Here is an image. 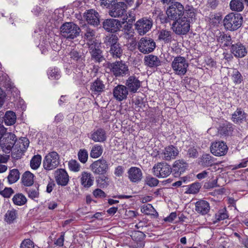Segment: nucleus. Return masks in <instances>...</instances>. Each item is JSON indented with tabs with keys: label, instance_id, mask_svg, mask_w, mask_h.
Here are the masks:
<instances>
[{
	"label": "nucleus",
	"instance_id": "18",
	"mask_svg": "<svg viewBox=\"0 0 248 248\" xmlns=\"http://www.w3.org/2000/svg\"><path fill=\"white\" fill-rule=\"evenodd\" d=\"M167 16H183L184 7L179 2L172 3V4L167 9Z\"/></svg>",
	"mask_w": 248,
	"mask_h": 248
},
{
	"label": "nucleus",
	"instance_id": "10",
	"mask_svg": "<svg viewBox=\"0 0 248 248\" xmlns=\"http://www.w3.org/2000/svg\"><path fill=\"white\" fill-rule=\"evenodd\" d=\"M242 22V16H225L224 25L227 30L235 31L241 27Z\"/></svg>",
	"mask_w": 248,
	"mask_h": 248
},
{
	"label": "nucleus",
	"instance_id": "19",
	"mask_svg": "<svg viewBox=\"0 0 248 248\" xmlns=\"http://www.w3.org/2000/svg\"><path fill=\"white\" fill-rule=\"evenodd\" d=\"M127 174L128 179L132 183H138L142 178V171L138 167H131L127 171Z\"/></svg>",
	"mask_w": 248,
	"mask_h": 248
},
{
	"label": "nucleus",
	"instance_id": "12",
	"mask_svg": "<svg viewBox=\"0 0 248 248\" xmlns=\"http://www.w3.org/2000/svg\"><path fill=\"white\" fill-rule=\"evenodd\" d=\"M100 47V44H96V45L91 44L88 47L91 55L92 60L95 62L100 63L105 61V58Z\"/></svg>",
	"mask_w": 248,
	"mask_h": 248
},
{
	"label": "nucleus",
	"instance_id": "51",
	"mask_svg": "<svg viewBox=\"0 0 248 248\" xmlns=\"http://www.w3.org/2000/svg\"><path fill=\"white\" fill-rule=\"evenodd\" d=\"M70 12L72 14L74 13V12H72V10L71 8H67L65 11L63 8H59L56 9L54 13L55 16H59L61 15L62 16H64V15H65V16H70Z\"/></svg>",
	"mask_w": 248,
	"mask_h": 248
},
{
	"label": "nucleus",
	"instance_id": "26",
	"mask_svg": "<svg viewBox=\"0 0 248 248\" xmlns=\"http://www.w3.org/2000/svg\"><path fill=\"white\" fill-rule=\"evenodd\" d=\"M144 61L145 65L150 68H155L161 64L160 60L156 56L153 54L145 56Z\"/></svg>",
	"mask_w": 248,
	"mask_h": 248
},
{
	"label": "nucleus",
	"instance_id": "29",
	"mask_svg": "<svg viewBox=\"0 0 248 248\" xmlns=\"http://www.w3.org/2000/svg\"><path fill=\"white\" fill-rule=\"evenodd\" d=\"M94 177L91 173L84 172L81 177V185L85 188L88 189L93 184Z\"/></svg>",
	"mask_w": 248,
	"mask_h": 248
},
{
	"label": "nucleus",
	"instance_id": "21",
	"mask_svg": "<svg viewBox=\"0 0 248 248\" xmlns=\"http://www.w3.org/2000/svg\"><path fill=\"white\" fill-rule=\"evenodd\" d=\"M188 166L187 163L183 159L175 161L173 164L172 172L175 177L179 176L181 173L185 171Z\"/></svg>",
	"mask_w": 248,
	"mask_h": 248
},
{
	"label": "nucleus",
	"instance_id": "62",
	"mask_svg": "<svg viewBox=\"0 0 248 248\" xmlns=\"http://www.w3.org/2000/svg\"><path fill=\"white\" fill-rule=\"evenodd\" d=\"M93 196L95 198H105L107 196V194L101 189L96 188L93 192Z\"/></svg>",
	"mask_w": 248,
	"mask_h": 248
},
{
	"label": "nucleus",
	"instance_id": "4",
	"mask_svg": "<svg viewBox=\"0 0 248 248\" xmlns=\"http://www.w3.org/2000/svg\"><path fill=\"white\" fill-rule=\"evenodd\" d=\"M43 167L46 170H50L57 168L59 163V155L54 151L47 154L43 160Z\"/></svg>",
	"mask_w": 248,
	"mask_h": 248
},
{
	"label": "nucleus",
	"instance_id": "47",
	"mask_svg": "<svg viewBox=\"0 0 248 248\" xmlns=\"http://www.w3.org/2000/svg\"><path fill=\"white\" fill-rule=\"evenodd\" d=\"M229 217L227 212L225 209L219 210L215 215L216 220L214 221V223L224 220Z\"/></svg>",
	"mask_w": 248,
	"mask_h": 248
},
{
	"label": "nucleus",
	"instance_id": "3",
	"mask_svg": "<svg viewBox=\"0 0 248 248\" xmlns=\"http://www.w3.org/2000/svg\"><path fill=\"white\" fill-rule=\"evenodd\" d=\"M108 67L116 77H124L129 73L128 66L122 61L109 63Z\"/></svg>",
	"mask_w": 248,
	"mask_h": 248
},
{
	"label": "nucleus",
	"instance_id": "40",
	"mask_svg": "<svg viewBox=\"0 0 248 248\" xmlns=\"http://www.w3.org/2000/svg\"><path fill=\"white\" fill-rule=\"evenodd\" d=\"M39 186L38 184H35L32 187L26 188V191L29 198L34 199L39 197Z\"/></svg>",
	"mask_w": 248,
	"mask_h": 248
},
{
	"label": "nucleus",
	"instance_id": "5",
	"mask_svg": "<svg viewBox=\"0 0 248 248\" xmlns=\"http://www.w3.org/2000/svg\"><path fill=\"white\" fill-rule=\"evenodd\" d=\"M155 43L149 37H142L138 42V48L143 54H148L154 51L155 48Z\"/></svg>",
	"mask_w": 248,
	"mask_h": 248
},
{
	"label": "nucleus",
	"instance_id": "63",
	"mask_svg": "<svg viewBox=\"0 0 248 248\" xmlns=\"http://www.w3.org/2000/svg\"><path fill=\"white\" fill-rule=\"evenodd\" d=\"M153 206L151 204L143 205L141 208V211L146 215H149L151 210H153Z\"/></svg>",
	"mask_w": 248,
	"mask_h": 248
},
{
	"label": "nucleus",
	"instance_id": "52",
	"mask_svg": "<svg viewBox=\"0 0 248 248\" xmlns=\"http://www.w3.org/2000/svg\"><path fill=\"white\" fill-rule=\"evenodd\" d=\"M88 158V152L85 149H81L78 152V160L83 163L87 162Z\"/></svg>",
	"mask_w": 248,
	"mask_h": 248
},
{
	"label": "nucleus",
	"instance_id": "50",
	"mask_svg": "<svg viewBox=\"0 0 248 248\" xmlns=\"http://www.w3.org/2000/svg\"><path fill=\"white\" fill-rule=\"evenodd\" d=\"M5 220L8 223H11L16 218V210H8L5 215Z\"/></svg>",
	"mask_w": 248,
	"mask_h": 248
},
{
	"label": "nucleus",
	"instance_id": "32",
	"mask_svg": "<svg viewBox=\"0 0 248 248\" xmlns=\"http://www.w3.org/2000/svg\"><path fill=\"white\" fill-rule=\"evenodd\" d=\"M217 39L218 42L220 44V45L223 47L230 46V45L232 44L231 36L224 33L220 34V35L217 37Z\"/></svg>",
	"mask_w": 248,
	"mask_h": 248
},
{
	"label": "nucleus",
	"instance_id": "24",
	"mask_svg": "<svg viewBox=\"0 0 248 248\" xmlns=\"http://www.w3.org/2000/svg\"><path fill=\"white\" fill-rule=\"evenodd\" d=\"M82 30H84L85 32L81 31V35L83 33L84 34V38L87 41L86 46L89 47L91 44L96 45V44H99L96 41V39L95 37V31L88 28L83 27Z\"/></svg>",
	"mask_w": 248,
	"mask_h": 248
},
{
	"label": "nucleus",
	"instance_id": "44",
	"mask_svg": "<svg viewBox=\"0 0 248 248\" xmlns=\"http://www.w3.org/2000/svg\"><path fill=\"white\" fill-rule=\"evenodd\" d=\"M118 38L116 35L109 34L104 38V42L107 46L110 47L118 43Z\"/></svg>",
	"mask_w": 248,
	"mask_h": 248
},
{
	"label": "nucleus",
	"instance_id": "1",
	"mask_svg": "<svg viewBox=\"0 0 248 248\" xmlns=\"http://www.w3.org/2000/svg\"><path fill=\"white\" fill-rule=\"evenodd\" d=\"M189 16H176L171 24V29L177 35H185L190 30Z\"/></svg>",
	"mask_w": 248,
	"mask_h": 248
},
{
	"label": "nucleus",
	"instance_id": "31",
	"mask_svg": "<svg viewBox=\"0 0 248 248\" xmlns=\"http://www.w3.org/2000/svg\"><path fill=\"white\" fill-rule=\"evenodd\" d=\"M247 115L241 108H237L232 115V119L235 123H241L246 118Z\"/></svg>",
	"mask_w": 248,
	"mask_h": 248
},
{
	"label": "nucleus",
	"instance_id": "58",
	"mask_svg": "<svg viewBox=\"0 0 248 248\" xmlns=\"http://www.w3.org/2000/svg\"><path fill=\"white\" fill-rule=\"evenodd\" d=\"M184 13L187 15H196L197 10L195 9L192 5L187 4L184 7Z\"/></svg>",
	"mask_w": 248,
	"mask_h": 248
},
{
	"label": "nucleus",
	"instance_id": "30",
	"mask_svg": "<svg viewBox=\"0 0 248 248\" xmlns=\"http://www.w3.org/2000/svg\"><path fill=\"white\" fill-rule=\"evenodd\" d=\"M29 140L28 139H26V141L23 144L24 147L22 149H21L20 148L17 149L14 148L13 150H11V156L12 158L15 160L20 159L23 155L24 153L27 150V147L29 146Z\"/></svg>",
	"mask_w": 248,
	"mask_h": 248
},
{
	"label": "nucleus",
	"instance_id": "14",
	"mask_svg": "<svg viewBox=\"0 0 248 248\" xmlns=\"http://www.w3.org/2000/svg\"><path fill=\"white\" fill-rule=\"evenodd\" d=\"M125 85L128 92L136 93L141 86V82L135 76H131L125 80Z\"/></svg>",
	"mask_w": 248,
	"mask_h": 248
},
{
	"label": "nucleus",
	"instance_id": "22",
	"mask_svg": "<svg viewBox=\"0 0 248 248\" xmlns=\"http://www.w3.org/2000/svg\"><path fill=\"white\" fill-rule=\"evenodd\" d=\"M55 177L58 185L62 186H66L69 181V176L64 169L57 170L55 172Z\"/></svg>",
	"mask_w": 248,
	"mask_h": 248
},
{
	"label": "nucleus",
	"instance_id": "17",
	"mask_svg": "<svg viewBox=\"0 0 248 248\" xmlns=\"http://www.w3.org/2000/svg\"><path fill=\"white\" fill-rule=\"evenodd\" d=\"M122 27V24L117 19H108L103 22V28L108 31L115 32Z\"/></svg>",
	"mask_w": 248,
	"mask_h": 248
},
{
	"label": "nucleus",
	"instance_id": "27",
	"mask_svg": "<svg viewBox=\"0 0 248 248\" xmlns=\"http://www.w3.org/2000/svg\"><path fill=\"white\" fill-rule=\"evenodd\" d=\"M105 89V84L100 78H97L94 81L91 86V90L92 93L96 95L100 94Z\"/></svg>",
	"mask_w": 248,
	"mask_h": 248
},
{
	"label": "nucleus",
	"instance_id": "53",
	"mask_svg": "<svg viewBox=\"0 0 248 248\" xmlns=\"http://www.w3.org/2000/svg\"><path fill=\"white\" fill-rule=\"evenodd\" d=\"M145 182L148 186L151 187H154L157 186L159 181L156 178L153 177H147Z\"/></svg>",
	"mask_w": 248,
	"mask_h": 248
},
{
	"label": "nucleus",
	"instance_id": "8",
	"mask_svg": "<svg viewBox=\"0 0 248 248\" xmlns=\"http://www.w3.org/2000/svg\"><path fill=\"white\" fill-rule=\"evenodd\" d=\"M153 170L154 175L158 178H166L172 172L171 168L166 163H158Z\"/></svg>",
	"mask_w": 248,
	"mask_h": 248
},
{
	"label": "nucleus",
	"instance_id": "55",
	"mask_svg": "<svg viewBox=\"0 0 248 248\" xmlns=\"http://www.w3.org/2000/svg\"><path fill=\"white\" fill-rule=\"evenodd\" d=\"M14 193L13 189L11 187H5L3 190H0V194L4 198H10Z\"/></svg>",
	"mask_w": 248,
	"mask_h": 248
},
{
	"label": "nucleus",
	"instance_id": "41",
	"mask_svg": "<svg viewBox=\"0 0 248 248\" xmlns=\"http://www.w3.org/2000/svg\"><path fill=\"white\" fill-rule=\"evenodd\" d=\"M171 32L166 30H161L159 32L158 39L165 43H169L171 41Z\"/></svg>",
	"mask_w": 248,
	"mask_h": 248
},
{
	"label": "nucleus",
	"instance_id": "2",
	"mask_svg": "<svg viewBox=\"0 0 248 248\" xmlns=\"http://www.w3.org/2000/svg\"><path fill=\"white\" fill-rule=\"evenodd\" d=\"M188 65L186 58L180 56L175 57L171 63L174 73L179 76H183L186 74Z\"/></svg>",
	"mask_w": 248,
	"mask_h": 248
},
{
	"label": "nucleus",
	"instance_id": "42",
	"mask_svg": "<svg viewBox=\"0 0 248 248\" xmlns=\"http://www.w3.org/2000/svg\"><path fill=\"white\" fill-rule=\"evenodd\" d=\"M20 177V173L19 170L16 169H14L10 170L9 174L7 177L8 182L10 184L16 183Z\"/></svg>",
	"mask_w": 248,
	"mask_h": 248
},
{
	"label": "nucleus",
	"instance_id": "49",
	"mask_svg": "<svg viewBox=\"0 0 248 248\" xmlns=\"http://www.w3.org/2000/svg\"><path fill=\"white\" fill-rule=\"evenodd\" d=\"M201 186V184L199 182L194 183L188 186L186 193L188 194H196L199 191Z\"/></svg>",
	"mask_w": 248,
	"mask_h": 248
},
{
	"label": "nucleus",
	"instance_id": "34",
	"mask_svg": "<svg viewBox=\"0 0 248 248\" xmlns=\"http://www.w3.org/2000/svg\"><path fill=\"white\" fill-rule=\"evenodd\" d=\"M3 119L5 124L7 125H12L16 123V116L14 111L9 110L6 111Z\"/></svg>",
	"mask_w": 248,
	"mask_h": 248
},
{
	"label": "nucleus",
	"instance_id": "64",
	"mask_svg": "<svg viewBox=\"0 0 248 248\" xmlns=\"http://www.w3.org/2000/svg\"><path fill=\"white\" fill-rule=\"evenodd\" d=\"M68 167L71 170L78 171V163L75 159H72L68 163Z\"/></svg>",
	"mask_w": 248,
	"mask_h": 248
},
{
	"label": "nucleus",
	"instance_id": "20",
	"mask_svg": "<svg viewBox=\"0 0 248 248\" xmlns=\"http://www.w3.org/2000/svg\"><path fill=\"white\" fill-rule=\"evenodd\" d=\"M179 154V151L176 147L170 145L166 147L162 154V158L166 161L175 159Z\"/></svg>",
	"mask_w": 248,
	"mask_h": 248
},
{
	"label": "nucleus",
	"instance_id": "39",
	"mask_svg": "<svg viewBox=\"0 0 248 248\" xmlns=\"http://www.w3.org/2000/svg\"><path fill=\"white\" fill-rule=\"evenodd\" d=\"M230 7L232 11L241 12L244 8V3L241 0H231Z\"/></svg>",
	"mask_w": 248,
	"mask_h": 248
},
{
	"label": "nucleus",
	"instance_id": "11",
	"mask_svg": "<svg viewBox=\"0 0 248 248\" xmlns=\"http://www.w3.org/2000/svg\"><path fill=\"white\" fill-rule=\"evenodd\" d=\"M210 149L211 153L217 156L225 155L228 150L226 143L221 141L212 142Z\"/></svg>",
	"mask_w": 248,
	"mask_h": 248
},
{
	"label": "nucleus",
	"instance_id": "25",
	"mask_svg": "<svg viewBox=\"0 0 248 248\" xmlns=\"http://www.w3.org/2000/svg\"><path fill=\"white\" fill-rule=\"evenodd\" d=\"M210 210V204L206 201L201 200L195 203V211L202 215L207 214Z\"/></svg>",
	"mask_w": 248,
	"mask_h": 248
},
{
	"label": "nucleus",
	"instance_id": "15",
	"mask_svg": "<svg viewBox=\"0 0 248 248\" xmlns=\"http://www.w3.org/2000/svg\"><path fill=\"white\" fill-rule=\"evenodd\" d=\"M127 5L124 2H116L108 11L109 16H127Z\"/></svg>",
	"mask_w": 248,
	"mask_h": 248
},
{
	"label": "nucleus",
	"instance_id": "16",
	"mask_svg": "<svg viewBox=\"0 0 248 248\" xmlns=\"http://www.w3.org/2000/svg\"><path fill=\"white\" fill-rule=\"evenodd\" d=\"M113 94L117 101H122L127 98L128 91L124 85H118L113 89Z\"/></svg>",
	"mask_w": 248,
	"mask_h": 248
},
{
	"label": "nucleus",
	"instance_id": "57",
	"mask_svg": "<svg viewBox=\"0 0 248 248\" xmlns=\"http://www.w3.org/2000/svg\"><path fill=\"white\" fill-rule=\"evenodd\" d=\"M101 5L105 6L107 8L111 10L113 4L115 3L117 0H100Z\"/></svg>",
	"mask_w": 248,
	"mask_h": 248
},
{
	"label": "nucleus",
	"instance_id": "54",
	"mask_svg": "<svg viewBox=\"0 0 248 248\" xmlns=\"http://www.w3.org/2000/svg\"><path fill=\"white\" fill-rule=\"evenodd\" d=\"M206 20L210 25L216 26L221 20V16H209Z\"/></svg>",
	"mask_w": 248,
	"mask_h": 248
},
{
	"label": "nucleus",
	"instance_id": "43",
	"mask_svg": "<svg viewBox=\"0 0 248 248\" xmlns=\"http://www.w3.org/2000/svg\"><path fill=\"white\" fill-rule=\"evenodd\" d=\"M96 182L97 186L104 188L107 187L109 185V178L103 174L97 178Z\"/></svg>",
	"mask_w": 248,
	"mask_h": 248
},
{
	"label": "nucleus",
	"instance_id": "45",
	"mask_svg": "<svg viewBox=\"0 0 248 248\" xmlns=\"http://www.w3.org/2000/svg\"><path fill=\"white\" fill-rule=\"evenodd\" d=\"M103 151V149L102 146L95 145L92 148L90 156L92 158H97L101 155Z\"/></svg>",
	"mask_w": 248,
	"mask_h": 248
},
{
	"label": "nucleus",
	"instance_id": "13",
	"mask_svg": "<svg viewBox=\"0 0 248 248\" xmlns=\"http://www.w3.org/2000/svg\"><path fill=\"white\" fill-rule=\"evenodd\" d=\"M62 35L67 39H74L77 37V30L72 26L71 22L63 24L61 27Z\"/></svg>",
	"mask_w": 248,
	"mask_h": 248
},
{
	"label": "nucleus",
	"instance_id": "46",
	"mask_svg": "<svg viewBox=\"0 0 248 248\" xmlns=\"http://www.w3.org/2000/svg\"><path fill=\"white\" fill-rule=\"evenodd\" d=\"M12 200L15 204L17 205H23L27 202V199L22 194H16L13 198Z\"/></svg>",
	"mask_w": 248,
	"mask_h": 248
},
{
	"label": "nucleus",
	"instance_id": "48",
	"mask_svg": "<svg viewBox=\"0 0 248 248\" xmlns=\"http://www.w3.org/2000/svg\"><path fill=\"white\" fill-rule=\"evenodd\" d=\"M42 160L41 156L40 155H34L30 162V165L32 169L36 170L41 164Z\"/></svg>",
	"mask_w": 248,
	"mask_h": 248
},
{
	"label": "nucleus",
	"instance_id": "38",
	"mask_svg": "<svg viewBox=\"0 0 248 248\" xmlns=\"http://www.w3.org/2000/svg\"><path fill=\"white\" fill-rule=\"evenodd\" d=\"M109 52L113 58H120L122 54L123 49L119 43L110 46Z\"/></svg>",
	"mask_w": 248,
	"mask_h": 248
},
{
	"label": "nucleus",
	"instance_id": "6",
	"mask_svg": "<svg viewBox=\"0 0 248 248\" xmlns=\"http://www.w3.org/2000/svg\"><path fill=\"white\" fill-rule=\"evenodd\" d=\"M90 168L92 171L95 174H104L109 170V163L104 158L94 161L91 165Z\"/></svg>",
	"mask_w": 248,
	"mask_h": 248
},
{
	"label": "nucleus",
	"instance_id": "61",
	"mask_svg": "<svg viewBox=\"0 0 248 248\" xmlns=\"http://www.w3.org/2000/svg\"><path fill=\"white\" fill-rule=\"evenodd\" d=\"M232 79L236 83H240L242 80V77L240 73L237 70L233 72Z\"/></svg>",
	"mask_w": 248,
	"mask_h": 248
},
{
	"label": "nucleus",
	"instance_id": "36",
	"mask_svg": "<svg viewBox=\"0 0 248 248\" xmlns=\"http://www.w3.org/2000/svg\"><path fill=\"white\" fill-rule=\"evenodd\" d=\"M34 175L30 171L25 172L22 176V182L27 186H31L33 184Z\"/></svg>",
	"mask_w": 248,
	"mask_h": 248
},
{
	"label": "nucleus",
	"instance_id": "28",
	"mask_svg": "<svg viewBox=\"0 0 248 248\" xmlns=\"http://www.w3.org/2000/svg\"><path fill=\"white\" fill-rule=\"evenodd\" d=\"M90 138L94 142H103L107 139L106 132L103 129L98 128L93 131Z\"/></svg>",
	"mask_w": 248,
	"mask_h": 248
},
{
	"label": "nucleus",
	"instance_id": "37",
	"mask_svg": "<svg viewBox=\"0 0 248 248\" xmlns=\"http://www.w3.org/2000/svg\"><path fill=\"white\" fill-rule=\"evenodd\" d=\"M200 164L203 167L212 166L214 164V158L209 154L203 155L201 158Z\"/></svg>",
	"mask_w": 248,
	"mask_h": 248
},
{
	"label": "nucleus",
	"instance_id": "23",
	"mask_svg": "<svg viewBox=\"0 0 248 248\" xmlns=\"http://www.w3.org/2000/svg\"><path fill=\"white\" fill-rule=\"evenodd\" d=\"M231 52L236 58H243L247 54L245 46L239 42L231 46Z\"/></svg>",
	"mask_w": 248,
	"mask_h": 248
},
{
	"label": "nucleus",
	"instance_id": "33",
	"mask_svg": "<svg viewBox=\"0 0 248 248\" xmlns=\"http://www.w3.org/2000/svg\"><path fill=\"white\" fill-rule=\"evenodd\" d=\"M233 129V125L232 124L226 123L219 127L218 132L221 135L228 136L232 134Z\"/></svg>",
	"mask_w": 248,
	"mask_h": 248
},
{
	"label": "nucleus",
	"instance_id": "60",
	"mask_svg": "<svg viewBox=\"0 0 248 248\" xmlns=\"http://www.w3.org/2000/svg\"><path fill=\"white\" fill-rule=\"evenodd\" d=\"M48 77L51 79H58L60 75L57 69L54 68L49 72Z\"/></svg>",
	"mask_w": 248,
	"mask_h": 248
},
{
	"label": "nucleus",
	"instance_id": "9",
	"mask_svg": "<svg viewBox=\"0 0 248 248\" xmlns=\"http://www.w3.org/2000/svg\"><path fill=\"white\" fill-rule=\"evenodd\" d=\"M152 26V20L146 17L138 20L135 24L136 30L140 35L146 34L151 29Z\"/></svg>",
	"mask_w": 248,
	"mask_h": 248
},
{
	"label": "nucleus",
	"instance_id": "35",
	"mask_svg": "<svg viewBox=\"0 0 248 248\" xmlns=\"http://www.w3.org/2000/svg\"><path fill=\"white\" fill-rule=\"evenodd\" d=\"M124 24V36L127 39L133 38L134 36V29H132V24L128 23L126 21L122 22Z\"/></svg>",
	"mask_w": 248,
	"mask_h": 248
},
{
	"label": "nucleus",
	"instance_id": "56",
	"mask_svg": "<svg viewBox=\"0 0 248 248\" xmlns=\"http://www.w3.org/2000/svg\"><path fill=\"white\" fill-rule=\"evenodd\" d=\"M20 248H34V243L30 239H25L20 244Z\"/></svg>",
	"mask_w": 248,
	"mask_h": 248
},
{
	"label": "nucleus",
	"instance_id": "59",
	"mask_svg": "<svg viewBox=\"0 0 248 248\" xmlns=\"http://www.w3.org/2000/svg\"><path fill=\"white\" fill-rule=\"evenodd\" d=\"M87 22L93 26H97L100 22L98 16H86Z\"/></svg>",
	"mask_w": 248,
	"mask_h": 248
},
{
	"label": "nucleus",
	"instance_id": "7",
	"mask_svg": "<svg viewBox=\"0 0 248 248\" xmlns=\"http://www.w3.org/2000/svg\"><path fill=\"white\" fill-rule=\"evenodd\" d=\"M16 141V135L12 133L7 132L2 139L0 145L2 150L6 153H10Z\"/></svg>",
	"mask_w": 248,
	"mask_h": 248
}]
</instances>
